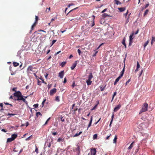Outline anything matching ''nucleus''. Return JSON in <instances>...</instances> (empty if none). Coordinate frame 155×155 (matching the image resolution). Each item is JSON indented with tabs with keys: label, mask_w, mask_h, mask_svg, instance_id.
<instances>
[{
	"label": "nucleus",
	"mask_w": 155,
	"mask_h": 155,
	"mask_svg": "<svg viewBox=\"0 0 155 155\" xmlns=\"http://www.w3.org/2000/svg\"><path fill=\"white\" fill-rule=\"evenodd\" d=\"M78 7H76L70 11L67 14V15H70L72 17H74L75 15V14L74 12V11L78 8Z\"/></svg>",
	"instance_id": "obj_3"
},
{
	"label": "nucleus",
	"mask_w": 155,
	"mask_h": 155,
	"mask_svg": "<svg viewBox=\"0 0 155 155\" xmlns=\"http://www.w3.org/2000/svg\"><path fill=\"white\" fill-rule=\"evenodd\" d=\"M56 18H52L51 20V21L52 22L54 21L56 19Z\"/></svg>",
	"instance_id": "obj_63"
},
{
	"label": "nucleus",
	"mask_w": 155,
	"mask_h": 155,
	"mask_svg": "<svg viewBox=\"0 0 155 155\" xmlns=\"http://www.w3.org/2000/svg\"><path fill=\"white\" fill-rule=\"evenodd\" d=\"M117 139V135H115L114 138L113 140V143H115L116 142Z\"/></svg>",
	"instance_id": "obj_27"
},
{
	"label": "nucleus",
	"mask_w": 155,
	"mask_h": 155,
	"mask_svg": "<svg viewBox=\"0 0 155 155\" xmlns=\"http://www.w3.org/2000/svg\"><path fill=\"white\" fill-rule=\"evenodd\" d=\"M134 34H132L131 35L129 36V41H132V40L133 39V36Z\"/></svg>",
	"instance_id": "obj_31"
},
{
	"label": "nucleus",
	"mask_w": 155,
	"mask_h": 155,
	"mask_svg": "<svg viewBox=\"0 0 155 155\" xmlns=\"http://www.w3.org/2000/svg\"><path fill=\"white\" fill-rule=\"evenodd\" d=\"M120 107L121 105L120 104L118 105L117 106L114 108V112H117L119 110V109L120 108Z\"/></svg>",
	"instance_id": "obj_7"
},
{
	"label": "nucleus",
	"mask_w": 155,
	"mask_h": 155,
	"mask_svg": "<svg viewBox=\"0 0 155 155\" xmlns=\"http://www.w3.org/2000/svg\"><path fill=\"white\" fill-rule=\"evenodd\" d=\"M50 10V8L49 7V8H47L45 11L46 12L48 13L49 12Z\"/></svg>",
	"instance_id": "obj_42"
},
{
	"label": "nucleus",
	"mask_w": 155,
	"mask_h": 155,
	"mask_svg": "<svg viewBox=\"0 0 155 155\" xmlns=\"http://www.w3.org/2000/svg\"><path fill=\"white\" fill-rule=\"evenodd\" d=\"M32 138V135H31L29 137H28L27 138L25 139V140L26 141L30 140Z\"/></svg>",
	"instance_id": "obj_34"
},
{
	"label": "nucleus",
	"mask_w": 155,
	"mask_h": 155,
	"mask_svg": "<svg viewBox=\"0 0 155 155\" xmlns=\"http://www.w3.org/2000/svg\"><path fill=\"white\" fill-rule=\"evenodd\" d=\"M52 86V84H48V89H49Z\"/></svg>",
	"instance_id": "obj_61"
},
{
	"label": "nucleus",
	"mask_w": 155,
	"mask_h": 155,
	"mask_svg": "<svg viewBox=\"0 0 155 155\" xmlns=\"http://www.w3.org/2000/svg\"><path fill=\"white\" fill-rule=\"evenodd\" d=\"M121 77L119 76L115 80L114 83V85H116V84L117 83V82L119 81Z\"/></svg>",
	"instance_id": "obj_11"
},
{
	"label": "nucleus",
	"mask_w": 155,
	"mask_h": 155,
	"mask_svg": "<svg viewBox=\"0 0 155 155\" xmlns=\"http://www.w3.org/2000/svg\"><path fill=\"white\" fill-rule=\"evenodd\" d=\"M78 52L79 54V55H80L81 54V51L79 49H78Z\"/></svg>",
	"instance_id": "obj_54"
},
{
	"label": "nucleus",
	"mask_w": 155,
	"mask_h": 155,
	"mask_svg": "<svg viewBox=\"0 0 155 155\" xmlns=\"http://www.w3.org/2000/svg\"><path fill=\"white\" fill-rule=\"evenodd\" d=\"M35 152L36 153H38V149L36 146H35Z\"/></svg>",
	"instance_id": "obj_46"
},
{
	"label": "nucleus",
	"mask_w": 155,
	"mask_h": 155,
	"mask_svg": "<svg viewBox=\"0 0 155 155\" xmlns=\"http://www.w3.org/2000/svg\"><path fill=\"white\" fill-rule=\"evenodd\" d=\"M134 143V142H133L130 145L129 147L128 148V150H131L132 148L133 147L134 145L133 144Z\"/></svg>",
	"instance_id": "obj_23"
},
{
	"label": "nucleus",
	"mask_w": 155,
	"mask_h": 155,
	"mask_svg": "<svg viewBox=\"0 0 155 155\" xmlns=\"http://www.w3.org/2000/svg\"><path fill=\"white\" fill-rule=\"evenodd\" d=\"M116 94H117V93L116 92H115L114 93V94H113V96L112 100H111V102L113 100L114 97L116 95Z\"/></svg>",
	"instance_id": "obj_40"
},
{
	"label": "nucleus",
	"mask_w": 155,
	"mask_h": 155,
	"mask_svg": "<svg viewBox=\"0 0 155 155\" xmlns=\"http://www.w3.org/2000/svg\"><path fill=\"white\" fill-rule=\"evenodd\" d=\"M35 22H36V23H37V21L38 19V17L37 16H35Z\"/></svg>",
	"instance_id": "obj_45"
},
{
	"label": "nucleus",
	"mask_w": 155,
	"mask_h": 155,
	"mask_svg": "<svg viewBox=\"0 0 155 155\" xmlns=\"http://www.w3.org/2000/svg\"><path fill=\"white\" fill-rule=\"evenodd\" d=\"M37 23L36 22H35V23L33 24L32 25L31 29V31L33 30L35 26L37 24Z\"/></svg>",
	"instance_id": "obj_30"
},
{
	"label": "nucleus",
	"mask_w": 155,
	"mask_h": 155,
	"mask_svg": "<svg viewBox=\"0 0 155 155\" xmlns=\"http://www.w3.org/2000/svg\"><path fill=\"white\" fill-rule=\"evenodd\" d=\"M45 101H46L45 99L43 101L42 103V106H43L44 105V104L45 102Z\"/></svg>",
	"instance_id": "obj_60"
},
{
	"label": "nucleus",
	"mask_w": 155,
	"mask_h": 155,
	"mask_svg": "<svg viewBox=\"0 0 155 155\" xmlns=\"http://www.w3.org/2000/svg\"><path fill=\"white\" fill-rule=\"evenodd\" d=\"M87 84L88 85H91L92 83V81L90 80H87L86 81Z\"/></svg>",
	"instance_id": "obj_24"
},
{
	"label": "nucleus",
	"mask_w": 155,
	"mask_h": 155,
	"mask_svg": "<svg viewBox=\"0 0 155 155\" xmlns=\"http://www.w3.org/2000/svg\"><path fill=\"white\" fill-rule=\"evenodd\" d=\"M93 78V76L92 73H90L88 77L87 80H91L92 78Z\"/></svg>",
	"instance_id": "obj_10"
},
{
	"label": "nucleus",
	"mask_w": 155,
	"mask_h": 155,
	"mask_svg": "<svg viewBox=\"0 0 155 155\" xmlns=\"http://www.w3.org/2000/svg\"><path fill=\"white\" fill-rule=\"evenodd\" d=\"M13 140L11 137L8 138L7 139V143L11 142L12 141H13Z\"/></svg>",
	"instance_id": "obj_25"
},
{
	"label": "nucleus",
	"mask_w": 155,
	"mask_h": 155,
	"mask_svg": "<svg viewBox=\"0 0 155 155\" xmlns=\"http://www.w3.org/2000/svg\"><path fill=\"white\" fill-rule=\"evenodd\" d=\"M125 65L124 64V68H123L122 70L120 72V76L121 77H122L123 75V74H124V71H125Z\"/></svg>",
	"instance_id": "obj_13"
},
{
	"label": "nucleus",
	"mask_w": 155,
	"mask_h": 155,
	"mask_svg": "<svg viewBox=\"0 0 155 155\" xmlns=\"http://www.w3.org/2000/svg\"><path fill=\"white\" fill-rule=\"evenodd\" d=\"M63 140H64L63 139L59 138L58 139L57 141L58 142H60L61 141H63Z\"/></svg>",
	"instance_id": "obj_37"
},
{
	"label": "nucleus",
	"mask_w": 155,
	"mask_h": 155,
	"mask_svg": "<svg viewBox=\"0 0 155 155\" xmlns=\"http://www.w3.org/2000/svg\"><path fill=\"white\" fill-rule=\"evenodd\" d=\"M92 120H93V117H92L91 116V118L90 121V122L89 123L87 130H88V128L91 126V124H92Z\"/></svg>",
	"instance_id": "obj_12"
},
{
	"label": "nucleus",
	"mask_w": 155,
	"mask_h": 155,
	"mask_svg": "<svg viewBox=\"0 0 155 155\" xmlns=\"http://www.w3.org/2000/svg\"><path fill=\"white\" fill-rule=\"evenodd\" d=\"M13 65L14 67H17L19 65V64L16 62H14L13 63Z\"/></svg>",
	"instance_id": "obj_28"
},
{
	"label": "nucleus",
	"mask_w": 155,
	"mask_h": 155,
	"mask_svg": "<svg viewBox=\"0 0 155 155\" xmlns=\"http://www.w3.org/2000/svg\"><path fill=\"white\" fill-rule=\"evenodd\" d=\"M59 119L63 122L65 121V118H64V116H62V115L60 116L59 117Z\"/></svg>",
	"instance_id": "obj_18"
},
{
	"label": "nucleus",
	"mask_w": 155,
	"mask_h": 155,
	"mask_svg": "<svg viewBox=\"0 0 155 155\" xmlns=\"http://www.w3.org/2000/svg\"><path fill=\"white\" fill-rule=\"evenodd\" d=\"M152 41H153V42L155 41V37H152Z\"/></svg>",
	"instance_id": "obj_57"
},
{
	"label": "nucleus",
	"mask_w": 155,
	"mask_h": 155,
	"mask_svg": "<svg viewBox=\"0 0 155 155\" xmlns=\"http://www.w3.org/2000/svg\"><path fill=\"white\" fill-rule=\"evenodd\" d=\"M36 114L37 116V117L38 116V115H40L41 116H42V114H41V113L40 112H37Z\"/></svg>",
	"instance_id": "obj_39"
},
{
	"label": "nucleus",
	"mask_w": 155,
	"mask_h": 155,
	"mask_svg": "<svg viewBox=\"0 0 155 155\" xmlns=\"http://www.w3.org/2000/svg\"><path fill=\"white\" fill-rule=\"evenodd\" d=\"M102 15L104 18H105L106 17L110 16L109 15L106 13L103 14Z\"/></svg>",
	"instance_id": "obj_29"
},
{
	"label": "nucleus",
	"mask_w": 155,
	"mask_h": 155,
	"mask_svg": "<svg viewBox=\"0 0 155 155\" xmlns=\"http://www.w3.org/2000/svg\"><path fill=\"white\" fill-rule=\"evenodd\" d=\"M51 118L50 117H49V118L47 120H46V121L45 123V124H44V125H46V124H47L48 123V121L50 120Z\"/></svg>",
	"instance_id": "obj_44"
},
{
	"label": "nucleus",
	"mask_w": 155,
	"mask_h": 155,
	"mask_svg": "<svg viewBox=\"0 0 155 155\" xmlns=\"http://www.w3.org/2000/svg\"><path fill=\"white\" fill-rule=\"evenodd\" d=\"M82 133V131H80L78 133H76L73 136V137H75L77 136H78L80 135Z\"/></svg>",
	"instance_id": "obj_26"
},
{
	"label": "nucleus",
	"mask_w": 155,
	"mask_h": 155,
	"mask_svg": "<svg viewBox=\"0 0 155 155\" xmlns=\"http://www.w3.org/2000/svg\"><path fill=\"white\" fill-rule=\"evenodd\" d=\"M149 3H147V4H146L145 5V7H144V8L146 9V8H147L149 6Z\"/></svg>",
	"instance_id": "obj_56"
},
{
	"label": "nucleus",
	"mask_w": 155,
	"mask_h": 155,
	"mask_svg": "<svg viewBox=\"0 0 155 155\" xmlns=\"http://www.w3.org/2000/svg\"><path fill=\"white\" fill-rule=\"evenodd\" d=\"M75 82L74 81L73 82V84L72 85V87L73 88V87H74L75 86Z\"/></svg>",
	"instance_id": "obj_51"
},
{
	"label": "nucleus",
	"mask_w": 155,
	"mask_h": 155,
	"mask_svg": "<svg viewBox=\"0 0 155 155\" xmlns=\"http://www.w3.org/2000/svg\"><path fill=\"white\" fill-rule=\"evenodd\" d=\"M106 85H105L103 87L102 85L100 86V87L101 88V91H104L106 87Z\"/></svg>",
	"instance_id": "obj_21"
},
{
	"label": "nucleus",
	"mask_w": 155,
	"mask_h": 155,
	"mask_svg": "<svg viewBox=\"0 0 155 155\" xmlns=\"http://www.w3.org/2000/svg\"><path fill=\"white\" fill-rule=\"evenodd\" d=\"M17 135L15 134H14L12 135L11 138L13 140H14L17 137Z\"/></svg>",
	"instance_id": "obj_19"
},
{
	"label": "nucleus",
	"mask_w": 155,
	"mask_h": 155,
	"mask_svg": "<svg viewBox=\"0 0 155 155\" xmlns=\"http://www.w3.org/2000/svg\"><path fill=\"white\" fill-rule=\"evenodd\" d=\"M17 89V87H14L13 88L12 90L13 91H15V92H17V91L16 90Z\"/></svg>",
	"instance_id": "obj_52"
},
{
	"label": "nucleus",
	"mask_w": 155,
	"mask_h": 155,
	"mask_svg": "<svg viewBox=\"0 0 155 155\" xmlns=\"http://www.w3.org/2000/svg\"><path fill=\"white\" fill-rule=\"evenodd\" d=\"M118 9L120 12H123L126 9V7H122L118 8Z\"/></svg>",
	"instance_id": "obj_16"
},
{
	"label": "nucleus",
	"mask_w": 155,
	"mask_h": 155,
	"mask_svg": "<svg viewBox=\"0 0 155 155\" xmlns=\"http://www.w3.org/2000/svg\"><path fill=\"white\" fill-rule=\"evenodd\" d=\"M40 79L42 81V82L43 83L45 84H47V83L44 81L43 79L42 78H40Z\"/></svg>",
	"instance_id": "obj_53"
},
{
	"label": "nucleus",
	"mask_w": 155,
	"mask_h": 155,
	"mask_svg": "<svg viewBox=\"0 0 155 155\" xmlns=\"http://www.w3.org/2000/svg\"><path fill=\"white\" fill-rule=\"evenodd\" d=\"M16 114H10V113H8V114L7 115H10V116H14Z\"/></svg>",
	"instance_id": "obj_50"
},
{
	"label": "nucleus",
	"mask_w": 155,
	"mask_h": 155,
	"mask_svg": "<svg viewBox=\"0 0 155 155\" xmlns=\"http://www.w3.org/2000/svg\"><path fill=\"white\" fill-rule=\"evenodd\" d=\"M55 101H60L59 96H56L55 98Z\"/></svg>",
	"instance_id": "obj_41"
},
{
	"label": "nucleus",
	"mask_w": 155,
	"mask_h": 155,
	"mask_svg": "<svg viewBox=\"0 0 155 155\" xmlns=\"http://www.w3.org/2000/svg\"><path fill=\"white\" fill-rule=\"evenodd\" d=\"M14 96L15 97L14 99L15 101L22 100L26 104H27V102L25 98H24V96L22 94L21 92L18 91L16 92L13 94Z\"/></svg>",
	"instance_id": "obj_1"
},
{
	"label": "nucleus",
	"mask_w": 155,
	"mask_h": 155,
	"mask_svg": "<svg viewBox=\"0 0 155 155\" xmlns=\"http://www.w3.org/2000/svg\"><path fill=\"white\" fill-rule=\"evenodd\" d=\"M81 18H77L74 19V21L75 22H78V21L79 20H80Z\"/></svg>",
	"instance_id": "obj_33"
},
{
	"label": "nucleus",
	"mask_w": 155,
	"mask_h": 155,
	"mask_svg": "<svg viewBox=\"0 0 155 155\" xmlns=\"http://www.w3.org/2000/svg\"><path fill=\"white\" fill-rule=\"evenodd\" d=\"M96 152L95 148H92L91 150V153L92 155H96Z\"/></svg>",
	"instance_id": "obj_6"
},
{
	"label": "nucleus",
	"mask_w": 155,
	"mask_h": 155,
	"mask_svg": "<svg viewBox=\"0 0 155 155\" xmlns=\"http://www.w3.org/2000/svg\"><path fill=\"white\" fill-rule=\"evenodd\" d=\"M107 10V8H105L101 12V13H104V12H106V11Z\"/></svg>",
	"instance_id": "obj_64"
},
{
	"label": "nucleus",
	"mask_w": 155,
	"mask_h": 155,
	"mask_svg": "<svg viewBox=\"0 0 155 155\" xmlns=\"http://www.w3.org/2000/svg\"><path fill=\"white\" fill-rule=\"evenodd\" d=\"M66 63V62L64 61L62 62L61 64V67H63L65 65Z\"/></svg>",
	"instance_id": "obj_35"
},
{
	"label": "nucleus",
	"mask_w": 155,
	"mask_h": 155,
	"mask_svg": "<svg viewBox=\"0 0 155 155\" xmlns=\"http://www.w3.org/2000/svg\"><path fill=\"white\" fill-rule=\"evenodd\" d=\"M97 137V134H96L94 135L93 137V139H96Z\"/></svg>",
	"instance_id": "obj_43"
},
{
	"label": "nucleus",
	"mask_w": 155,
	"mask_h": 155,
	"mask_svg": "<svg viewBox=\"0 0 155 155\" xmlns=\"http://www.w3.org/2000/svg\"><path fill=\"white\" fill-rule=\"evenodd\" d=\"M149 42V40H148L146 42H145L144 45V48H145L147 46V45L148 44Z\"/></svg>",
	"instance_id": "obj_32"
},
{
	"label": "nucleus",
	"mask_w": 155,
	"mask_h": 155,
	"mask_svg": "<svg viewBox=\"0 0 155 155\" xmlns=\"http://www.w3.org/2000/svg\"><path fill=\"white\" fill-rule=\"evenodd\" d=\"M130 81V79L128 80L126 83V85H127Z\"/></svg>",
	"instance_id": "obj_58"
},
{
	"label": "nucleus",
	"mask_w": 155,
	"mask_h": 155,
	"mask_svg": "<svg viewBox=\"0 0 155 155\" xmlns=\"http://www.w3.org/2000/svg\"><path fill=\"white\" fill-rule=\"evenodd\" d=\"M114 113H113V114H112V116H111V120L110 121V125H109L110 127V126H111V124H112V122H113V120L114 119Z\"/></svg>",
	"instance_id": "obj_22"
},
{
	"label": "nucleus",
	"mask_w": 155,
	"mask_h": 155,
	"mask_svg": "<svg viewBox=\"0 0 155 155\" xmlns=\"http://www.w3.org/2000/svg\"><path fill=\"white\" fill-rule=\"evenodd\" d=\"M38 104H35L33 106L35 107V108L37 107H38Z\"/></svg>",
	"instance_id": "obj_59"
},
{
	"label": "nucleus",
	"mask_w": 155,
	"mask_h": 155,
	"mask_svg": "<svg viewBox=\"0 0 155 155\" xmlns=\"http://www.w3.org/2000/svg\"><path fill=\"white\" fill-rule=\"evenodd\" d=\"M142 135L143 136H144L146 137V139H143L142 140L143 141L144 140H147V139L149 137V135L147 133H145L144 134H143Z\"/></svg>",
	"instance_id": "obj_14"
},
{
	"label": "nucleus",
	"mask_w": 155,
	"mask_h": 155,
	"mask_svg": "<svg viewBox=\"0 0 155 155\" xmlns=\"http://www.w3.org/2000/svg\"><path fill=\"white\" fill-rule=\"evenodd\" d=\"M103 44V43H102L98 47V48H97V49L96 50H95L94 51H95V53L94 54H93V56L94 57L98 53V51H97V50Z\"/></svg>",
	"instance_id": "obj_9"
},
{
	"label": "nucleus",
	"mask_w": 155,
	"mask_h": 155,
	"mask_svg": "<svg viewBox=\"0 0 155 155\" xmlns=\"http://www.w3.org/2000/svg\"><path fill=\"white\" fill-rule=\"evenodd\" d=\"M41 81L38 80V84L39 86H40L41 85Z\"/></svg>",
	"instance_id": "obj_55"
},
{
	"label": "nucleus",
	"mask_w": 155,
	"mask_h": 155,
	"mask_svg": "<svg viewBox=\"0 0 155 155\" xmlns=\"http://www.w3.org/2000/svg\"><path fill=\"white\" fill-rule=\"evenodd\" d=\"M35 67H33L32 66L30 65L28 67L27 69V71L28 72L31 73V72H35Z\"/></svg>",
	"instance_id": "obj_4"
},
{
	"label": "nucleus",
	"mask_w": 155,
	"mask_h": 155,
	"mask_svg": "<svg viewBox=\"0 0 155 155\" xmlns=\"http://www.w3.org/2000/svg\"><path fill=\"white\" fill-rule=\"evenodd\" d=\"M130 14H131V13H130V14H129L128 17L127 18V19L126 20V23H128L129 21V16H130Z\"/></svg>",
	"instance_id": "obj_49"
},
{
	"label": "nucleus",
	"mask_w": 155,
	"mask_h": 155,
	"mask_svg": "<svg viewBox=\"0 0 155 155\" xmlns=\"http://www.w3.org/2000/svg\"><path fill=\"white\" fill-rule=\"evenodd\" d=\"M77 64V63L75 62L73 63L72 66L71 67V68L72 70H73L76 67Z\"/></svg>",
	"instance_id": "obj_17"
},
{
	"label": "nucleus",
	"mask_w": 155,
	"mask_h": 155,
	"mask_svg": "<svg viewBox=\"0 0 155 155\" xmlns=\"http://www.w3.org/2000/svg\"><path fill=\"white\" fill-rule=\"evenodd\" d=\"M64 74V71H63L59 73L58 76L60 77L61 78H63Z\"/></svg>",
	"instance_id": "obj_8"
},
{
	"label": "nucleus",
	"mask_w": 155,
	"mask_h": 155,
	"mask_svg": "<svg viewBox=\"0 0 155 155\" xmlns=\"http://www.w3.org/2000/svg\"><path fill=\"white\" fill-rule=\"evenodd\" d=\"M74 5V4H73V3H71V4H69L68 5V8H69L70 7V6H72V5Z\"/></svg>",
	"instance_id": "obj_62"
},
{
	"label": "nucleus",
	"mask_w": 155,
	"mask_h": 155,
	"mask_svg": "<svg viewBox=\"0 0 155 155\" xmlns=\"http://www.w3.org/2000/svg\"><path fill=\"white\" fill-rule=\"evenodd\" d=\"M57 91V90L56 88H53L51 89L49 92V94L51 96H52L54 94L56 93Z\"/></svg>",
	"instance_id": "obj_5"
},
{
	"label": "nucleus",
	"mask_w": 155,
	"mask_h": 155,
	"mask_svg": "<svg viewBox=\"0 0 155 155\" xmlns=\"http://www.w3.org/2000/svg\"><path fill=\"white\" fill-rule=\"evenodd\" d=\"M148 12L149 10L148 9L146 10L145 12L143 14L144 16H145L148 13Z\"/></svg>",
	"instance_id": "obj_36"
},
{
	"label": "nucleus",
	"mask_w": 155,
	"mask_h": 155,
	"mask_svg": "<svg viewBox=\"0 0 155 155\" xmlns=\"http://www.w3.org/2000/svg\"><path fill=\"white\" fill-rule=\"evenodd\" d=\"M148 104L147 103H145L143 104L141 109L140 110L139 114L143 112L146 111L147 110Z\"/></svg>",
	"instance_id": "obj_2"
},
{
	"label": "nucleus",
	"mask_w": 155,
	"mask_h": 155,
	"mask_svg": "<svg viewBox=\"0 0 155 155\" xmlns=\"http://www.w3.org/2000/svg\"><path fill=\"white\" fill-rule=\"evenodd\" d=\"M14 68L11 66H10V71H12V72L14 73V71H13V68Z\"/></svg>",
	"instance_id": "obj_38"
},
{
	"label": "nucleus",
	"mask_w": 155,
	"mask_h": 155,
	"mask_svg": "<svg viewBox=\"0 0 155 155\" xmlns=\"http://www.w3.org/2000/svg\"><path fill=\"white\" fill-rule=\"evenodd\" d=\"M57 41L56 40H53L52 41V44L51 45V46H52Z\"/></svg>",
	"instance_id": "obj_48"
},
{
	"label": "nucleus",
	"mask_w": 155,
	"mask_h": 155,
	"mask_svg": "<svg viewBox=\"0 0 155 155\" xmlns=\"http://www.w3.org/2000/svg\"><path fill=\"white\" fill-rule=\"evenodd\" d=\"M114 1L115 3L117 5H120L121 4V3L118 0H114Z\"/></svg>",
	"instance_id": "obj_20"
},
{
	"label": "nucleus",
	"mask_w": 155,
	"mask_h": 155,
	"mask_svg": "<svg viewBox=\"0 0 155 155\" xmlns=\"http://www.w3.org/2000/svg\"><path fill=\"white\" fill-rule=\"evenodd\" d=\"M140 67V65L138 61L137 62V68H139Z\"/></svg>",
	"instance_id": "obj_47"
},
{
	"label": "nucleus",
	"mask_w": 155,
	"mask_h": 155,
	"mask_svg": "<svg viewBox=\"0 0 155 155\" xmlns=\"http://www.w3.org/2000/svg\"><path fill=\"white\" fill-rule=\"evenodd\" d=\"M125 40H126L125 38L124 37L123 38V40L122 41V44L123 45H124L125 48H126V45L125 43Z\"/></svg>",
	"instance_id": "obj_15"
}]
</instances>
